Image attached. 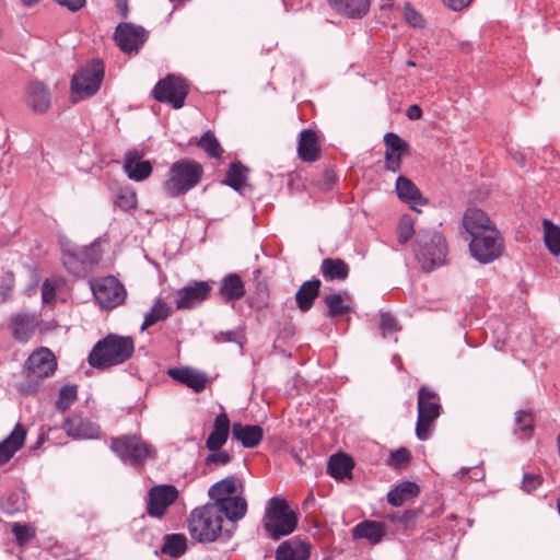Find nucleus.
<instances>
[{"mask_svg": "<svg viewBox=\"0 0 560 560\" xmlns=\"http://www.w3.org/2000/svg\"><path fill=\"white\" fill-rule=\"evenodd\" d=\"M104 79V63L94 60L80 69L71 80L73 102L94 95L101 88Z\"/></svg>", "mask_w": 560, "mask_h": 560, "instance_id": "9", "label": "nucleus"}, {"mask_svg": "<svg viewBox=\"0 0 560 560\" xmlns=\"http://www.w3.org/2000/svg\"><path fill=\"white\" fill-rule=\"evenodd\" d=\"M220 294L228 302L242 299L245 294V287L241 277L236 273L228 275L222 280Z\"/></svg>", "mask_w": 560, "mask_h": 560, "instance_id": "38", "label": "nucleus"}, {"mask_svg": "<svg viewBox=\"0 0 560 560\" xmlns=\"http://www.w3.org/2000/svg\"><path fill=\"white\" fill-rule=\"evenodd\" d=\"M412 249L415 258L424 272H431L448 261L446 238L435 229H419L416 233Z\"/></svg>", "mask_w": 560, "mask_h": 560, "instance_id": "1", "label": "nucleus"}, {"mask_svg": "<svg viewBox=\"0 0 560 560\" xmlns=\"http://www.w3.org/2000/svg\"><path fill=\"white\" fill-rule=\"evenodd\" d=\"M416 233L417 232L415 231V223H413L412 218L408 214H404L399 219L398 226H397L398 242L401 245H405V244H407V242H409L411 240V237L413 235L416 236Z\"/></svg>", "mask_w": 560, "mask_h": 560, "instance_id": "47", "label": "nucleus"}, {"mask_svg": "<svg viewBox=\"0 0 560 560\" xmlns=\"http://www.w3.org/2000/svg\"><path fill=\"white\" fill-rule=\"evenodd\" d=\"M211 287L207 281H195L176 291L177 300L175 302L178 310H189L207 300Z\"/></svg>", "mask_w": 560, "mask_h": 560, "instance_id": "18", "label": "nucleus"}, {"mask_svg": "<svg viewBox=\"0 0 560 560\" xmlns=\"http://www.w3.org/2000/svg\"><path fill=\"white\" fill-rule=\"evenodd\" d=\"M542 483V477L539 474L525 472L522 480V489L532 493Z\"/></svg>", "mask_w": 560, "mask_h": 560, "instance_id": "53", "label": "nucleus"}, {"mask_svg": "<svg viewBox=\"0 0 560 560\" xmlns=\"http://www.w3.org/2000/svg\"><path fill=\"white\" fill-rule=\"evenodd\" d=\"M383 140L385 144L384 170L397 173L401 170L402 156L409 154L410 145L395 132L385 133Z\"/></svg>", "mask_w": 560, "mask_h": 560, "instance_id": "14", "label": "nucleus"}, {"mask_svg": "<svg viewBox=\"0 0 560 560\" xmlns=\"http://www.w3.org/2000/svg\"><path fill=\"white\" fill-rule=\"evenodd\" d=\"M188 92L189 88L184 79L168 74L155 84L152 93L156 101L179 109L184 106Z\"/></svg>", "mask_w": 560, "mask_h": 560, "instance_id": "11", "label": "nucleus"}, {"mask_svg": "<svg viewBox=\"0 0 560 560\" xmlns=\"http://www.w3.org/2000/svg\"><path fill=\"white\" fill-rule=\"evenodd\" d=\"M142 156L143 152L136 149L125 154L124 171L135 182L147 179L153 170L151 162L143 161Z\"/></svg>", "mask_w": 560, "mask_h": 560, "instance_id": "19", "label": "nucleus"}, {"mask_svg": "<svg viewBox=\"0 0 560 560\" xmlns=\"http://www.w3.org/2000/svg\"><path fill=\"white\" fill-rule=\"evenodd\" d=\"M77 396H78L77 386H74V385L62 386L59 392L58 399L56 401V408L61 411L67 410L75 401Z\"/></svg>", "mask_w": 560, "mask_h": 560, "instance_id": "48", "label": "nucleus"}, {"mask_svg": "<svg viewBox=\"0 0 560 560\" xmlns=\"http://www.w3.org/2000/svg\"><path fill=\"white\" fill-rule=\"evenodd\" d=\"M39 320L35 314L20 312L9 318L8 327L13 339L26 343L35 334Z\"/></svg>", "mask_w": 560, "mask_h": 560, "instance_id": "16", "label": "nucleus"}, {"mask_svg": "<svg viewBox=\"0 0 560 560\" xmlns=\"http://www.w3.org/2000/svg\"><path fill=\"white\" fill-rule=\"evenodd\" d=\"M211 453L205 458V464L224 466L229 464L232 459L231 455L226 451H210Z\"/></svg>", "mask_w": 560, "mask_h": 560, "instance_id": "54", "label": "nucleus"}, {"mask_svg": "<svg viewBox=\"0 0 560 560\" xmlns=\"http://www.w3.org/2000/svg\"><path fill=\"white\" fill-rule=\"evenodd\" d=\"M178 498V490L172 485L154 486L149 490L147 513L152 517L161 518L166 510Z\"/></svg>", "mask_w": 560, "mask_h": 560, "instance_id": "13", "label": "nucleus"}, {"mask_svg": "<svg viewBox=\"0 0 560 560\" xmlns=\"http://www.w3.org/2000/svg\"><path fill=\"white\" fill-rule=\"evenodd\" d=\"M26 439V429L16 423L13 431L0 443V465L7 464L23 446Z\"/></svg>", "mask_w": 560, "mask_h": 560, "instance_id": "23", "label": "nucleus"}, {"mask_svg": "<svg viewBox=\"0 0 560 560\" xmlns=\"http://www.w3.org/2000/svg\"><path fill=\"white\" fill-rule=\"evenodd\" d=\"M113 39L122 52L138 54L148 39V32L140 25L121 22L116 26Z\"/></svg>", "mask_w": 560, "mask_h": 560, "instance_id": "12", "label": "nucleus"}, {"mask_svg": "<svg viewBox=\"0 0 560 560\" xmlns=\"http://www.w3.org/2000/svg\"><path fill=\"white\" fill-rule=\"evenodd\" d=\"M264 529L269 537L280 538V498L272 497L264 517Z\"/></svg>", "mask_w": 560, "mask_h": 560, "instance_id": "36", "label": "nucleus"}, {"mask_svg": "<svg viewBox=\"0 0 560 560\" xmlns=\"http://www.w3.org/2000/svg\"><path fill=\"white\" fill-rule=\"evenodd\" d=\"M420 487L412 481H404L387 493V502L393 506H400L405 501L418 497Z\"/></svg>", "mask_w": 560, "mask_h": 560, "instance_id": "37", "label": "nucleus"}, {"mask_svg": "<svg viewBox=\"0 0 560 560\" xmlns=\"http://www.w3.org/2000/svg\"><path fill=\"white\" fill-rule=\"evenodd\" d=\"M91 289L96 301L106 310L121 305L127 298L125 287L114 276L93 280L91 282Z\"/></svg>", "mask_w": 560, "mask_h": 560, "instance_id": "10", "label": "nucleus"}, {"mask_svg": "<svg viewBox=\"0 0 560 560\" xmlns=\"http://www.w3.org/2000/svg\"><path fill=\"white\" fill-rule=\"evenodd\" d=\"M380 329L382 331L383 337H387L393 335L401 329L398 322L389 312H384L381 314L380 320Z\"/></svg>", "mask_w": 560, "mask_h": 560, "instance_id": "51", "label": "nucleus"}, {"mask_svg": "<svg viewBox=\"0 0 560 560\" xmlns=\"http://www.w3.org/2000/svg\"><path fill=\"white\" fill-rule=\"evenodd\" d=\"M300 512L298 505H291L282 499V537L292 534L299 524Z\"/></svg>", "mask_w": 560, "mask_h": 560, "instance_id": "42", "label": "nucleus"}, {"mask_svg": "<svg viewBox=\"0 0 560 560\" xmlns=\"http://www.w3.org/2000/svg\"><path fill=\"white\" fill-rule=\"evenodd\" d=\"M248 171L241 162H233L229 167L224 183L236 191L242 192L247 186Z\"/></svg>", "mask_w": 560, "mask_h": 560, "instance_id": "40", "label": "nucleus"}, {"mask_svg": "<svg viewBox=\"0 0 560 560\" xmlns=\"http://www.w3.org/2000/svg\"><path fill=\"white\" fill-rule=\"evenodd\" d=\"M320 272L327 281H342L349 277L350 267L341 258H325L320 265Z\"/></svg>", "mask_w": 560, "mask_h": 560, "instance_id": "35", "label": "nucleus"}, {"mask_svg": "<svg viewBox=\"0 0 560 560\" xmlns=\"http://www.w3.org/2000/svg\"><path fill=\"white\" fill-rule=\"evenodd\" d=\"M198 147L201 148L212 159H220L223 154V149L221 148L214 133L211 131H207L201 136L198 141Z\"/></svg>", "mask_w": 560, "mask_h": 560, "instance_id": "45", "label": "nucleus"}, {"mask_svg": "<svg viewBox=\"0 0 560 560\" xmlns=\"http://www.w3.org/2000/svg\"><path fill=\"white\" fill-rule=\"evenodd\" d=\"M24 100L33 112L37 114H44L50 107L51 95L44 83L39 81H33L26 88Z\"/></svg>", "mask_w": 560, "mask_h": 560, "instance_id": "20", "label": "nucleus"}, {"mask_svg": "<svg viewBox=\"0 0 560 560\" xmlns=\"http://www.w3.org/2000/svg\"><path fill=\"white\" fill-rule=\"evenodd\" d=\"M116 8L118 11V14L126 19L129 13L128 2L127 0H116Z\"/></svg>", "mask_w": 560, "mask_h": 560, "instance_id": "64", "label": "nucleus"}, {"mask_svg": "<svg viewBox=\"0 0 560 560\" xmlns=\"http://www.w3.org/2000/svg\"><path fill=\"white\" fill-rule=\"evenodd\" d=\"M62 430L74 440H94L101 436V429L96 423L77 413H72L65 419Z\"/></svg>", "mask_w": 560, "mask_h": 560, "instance_id": "15", "label": "nucleus"}, {"mask_svg": "<svg viewBox=\"0 0 560 560\" xmlns=\"http://www.w3.org/2000/svg\"><path fill=\"white\" fill-rule=\"evenodd\" d=\"M298 153L302 161L313 163L320 158L318 137L312 129H305L300 133Z\"/></svg>", "mask_w": 560, "mask_h": 560, "instance_id": "24", "label": "nucleus"}, {"mask_svg": "<svg viewBox=\"0 0 560 560\" xmlns=\"http://www.w3.org/2000/svg\"><path fill=\"white\" fill-rule=\"evenodd\" d=\"M472 0H442L443 4L453 11H462L467 8Z\"/></svg>", "mask_w": 560, "mask_h": 560, "instance_id": "60", "label": "nucleus"}, {"mask_svg": "<svg viewBox=\"0 0 560 560\" xmlns=\"http://www.w3.org/2000/svg\"><path fill=\"white\" fill-rule=\"evenodd\" d=\"M505 245L497 228L488 229L485 233L470 237V255L480 264H490L502 256Z\"/></svg>", "mask_w": 560, "mask_h": 560, "instance_id": "8", "label": "nucleus"}, {"mask_svg": "<svg viewBox=\"0 0 560 560\" xmlns=\"http://www.w3.org/2000/svg\"><path fill=\"white\" fill-rule=\"evenodd\" d=\"M217 504L207 503L194 509L188 516V530L192 539L199 542L217 540L222 530L223 518Z\"/></svg>", "mask_w": 560, "mask_h": 560, "instance_id": "4", "label": "nucleus"}, {"mask_svg": "<svg viewBox=\"0 0 560 560\" xmlns=\"http://www.w3.org/2000/svg\"><path fill=\"white\" fill-rule=\"evenodd\" d=\"M56 287L55 284L46 279L42 284V299L45 304H49L55 301Z\"/></svg>", "mask_w": 560, "mask_h": 560, "instance_id": "57", "label": "nucleus"}, {"mask_svg": "<svg viewBox=\"0 0 560 560\" xmlns=\"http://www.w3.org/2000/svg\"><path fill=\"white\" fill-rule=\"evenodd\" d=\"M441 405L435 392L421 386L418 390V419L416 435L419 440L425 441L431 435V428L441 415Z\"/></svg>", "mask_w": 560, "mask_h": 560, "instance_id": "7", "label": "nucleus"}, {"mask_svg": "<svg viewBox=\"0 0 560 560\" xmlns=\"http://www.w3.org/2000/svg\"><path fill=\"white\" fill-rule=\"evenodd\" d=\"M202 175L203 167L200 163L189 159L178 160L170 167L163 190L172 198L185 195L199 184Z\"/></svg>", "mask_w": 560, "mask_h": 560, "instance_id": "3", "label": "nucleus"}, {"mask_svg": "<svg viewBox=\"0 0 560 560\" xmlns=\"http://www.w3.org/2000/svg\"><path fill=\"white\" fill-rule=\"evenodd\" d=\"M327 317H341L352 312V299L347 293H331L324 298Z\"/></svg>", "mask_w": 560, "mask_h": 560, "instance_id": "33", "label": "nucleus"}, {"mask_svg": "<svg viewBox=\"0 0 560 560\" xmlns=\"http://www.w3.org/2000/svg\"><path fill=\"white\" fill-rule=\"evenodd\" d=\"M58 4L61 7L67 8L71 12H77L81 10L84 5L86 0H55Z\"/></svg>", "mask_w": 560, "mask_h": 560, "instance_id": "59", "label": "nucleus"}, {"mask_svg": "<svg viewBox=\"0 0 560 560\" xmlns=\"http://www.w3.org/2000/svg\"><path fill=\"white\" fill-rule=\"evenodd\" d=\"M14 288V275L11 271L5 272L0 284V301L5 302L11 298Z\"/></svg>", "mask_w": 560, "mask_h": 560, "instance_id": "55", "label": "nucleus"}, {"mask_svg": "<svg viewBox=\"0 0 560 560\" xmlns=\"http://www.w3.org/2000/svg\"><path fill=\"white\" fill-rule=\"evenodd\" d=\"M233 439L240 441L244 447H255L262 439V430L259 425L235 422L232 425Z\"/></svg>", "mask_w": 560, "mask_h": 560, "instance_id": "32", "label": "nucleus"}, {"mask_svg": "<svg viewBox=\"0 0 560 560\" xmlns=\"http://www.w3.org/2000/svg\"><path fill=\"white\" fill-rule=\"evenodd\" d=\"M463 226L470 237L485 233L488 229L495 228L488 214L478 208H468L465 211Z\"/></svg>", "mask_w": 560, "mask_h": 560, "instance_id": "22", "label": "nucleus"}, {"mask_svg": "<svg viewBox=\"0 0 560 560\" xmlns=\"http://www.w3.org/2000/svg\"><path fill=\"white\" fill-rule=\"evenodd\" d=\"M544 231H545V244L548 250L552 255L560 254V226L555 225L552 222L545 220L544 221Z\"/></svg>", "mask_w": 560, "mask_h": 560, "instance_id": "44", "label": "nucleus"}, {"mask_svg": "<svg viewBox=\"0 0 560 560\" xmlns=\"http://www.w3.org/2000/svg\"><path fill=\"white\" fill-rule=\"evenodd\" d=\"M101 259L102 250L98 243L67 247L62 250V264L75 277H85Z\"/></svg>", "mask_w": 560, "mask_h": 560, "instance_id": "5", "label": "nucleus"}, {"mask_svg": "<svg viewBox=\"0 0 560 560\" xmlns=\"http://www.w3.org/2000/svg\"><path fill=\"white\" fill-rule=\"evenodd\" d=\"M405 19L408 24L415 27H423L424 20L422 15L415 10V8L410 3H406L405 5Z\"/></svg>", "mask_w": 560, "mask_h": 560, "instance_id": "56", "label": "nucleus"}, {"mask_svg": "<svg viewBox=\"0 0 560 560\" xmlns=\"http://www.w3.org/2000/svg\"><path fill=\"white\" fill-rule=\"evenodd\" d=\"M396 194L401 201L410 205V208L413 210H417L416 206L428 203V200L422 196L415 183L402 175L396 180Z\"/></svg>", "mask_w": 560, "mask_h": 560, "instance_id": "25", "label": "nucleus"}, {"mask_svg": "<svg viewBox=\"0 0 560 560\" xmlns=\"http://www.w3.org/2000/svg\"><path fill=\"white\" fill-rule=\"evenodd\" d=\"M406 115L410 120H418L422 117V108L418 104H412L407 108Z\"/></svg>", "mask_w": 560, "mask_h": 560, "instance_id": "62", "label": "nucleus"}, {"mask_svg": "<svg viewBox=\"0 0 560 560\" xmlns=\"http://www.w3.org/2000/svg\"><path fill=\"white\" fill-rule=\"evenodd\" d=\"M322 282L319 279L305 281L295 294L299 308L307 312L312 308L315 299L319 295Z\"/></svg>", "mask_w": 560, "mask_h": 560, "instance_id": "34", "label": "nucleus"}, {"mask_svg": "<svg viewBox=\"0 0 560 560\" xmlns=\"http://www.w3.org/2000/svg\"><path fill=\"white\" fill-rule=\"evenodd\" d=\"M411 462V453L406 447H400L390 452L388 457V465L396 469L405 468Z\"/></svg>", "mask_w": 560, "mask_h": 560, "instance_id": "49", "label": "nucleus"}, {"mask_svg": "<svg viewBox=\"0 0 560 560\" xmlns=\"http://www.w3.org/2000/svg\"><path fill=\"white\" fill-rule=\"evenodd\" d=\"M354 539H366L371 544H378L386 534V527L383 523L365 520L352 528Z\"/></svg>", "mask_w": 560, "mask_h": 560, "instance_id": "30", "label": "nucleus"}, {"mask_svg": "<svg viewBox=\"0 0 560 560\" xmlns=\"http://www.w3.org/2000/svg\"><path fill=\"white\" fill-rule=\"evenodd\" d=\"M221 510L220 516L223 518L225 515L231 521L241 520L247 510L246 500L243 497L234 495L231 499L225 500L221 503H215Z\"/></svg>", "mask_w": 560, "mask_h": 560, "instance_id": "39", "label": "nucleus"}, {"mask_svg": "<svg viewBox=\"0 0 560 560\" xmlns=\"http://www.w3.org/2000/svg\"><path fill=\"white\" fill-rule=\"evenodd\" d=\"M242 481L236 476H228L221 481L212 485L208 491L212 503H221L233 498L238 489H242Z\"/></svg>", "mask_w": 560, "mask_h": 560, "instance_id": "28", "label": "nucleus"}, {"mask_svg": "<svg viewBox=\"0 0 560 560\" xmlns=\"http://www.w3.org/2000/svg\"><path fill=\"white\" fill-rule=\"evenodd\" d=\"M135 351L131 337L109 334L97 341L91 350L88 362L97 370H105L126 362Z\"/></svg>", "mask_w": 560, "mask_h": 560, "instance_id": "2", "label": "nucleus"}, {"mask_svg": "<svg viewBox=\"0 0 560 560\" xmlns=\"http://www.w3.org/2000/svg\"><path fill=\"white\" fill-rule=\"evenodd\" d=\"M339 14L349 19H362L370 9V0H327Z\"/></svg>", "mask_w": 560, "mask_h": 560, "instance_id": "29", "label": "nucleus"}, {"mask_svg": "<svg viewBox=\"0 0 560 560\" xmlns=\"http://www.w3.org/2000/svg\"><path fill=\"white\" fill-rule=\"evenodd\" d=\"M518 429L523 432L524 438H530L534 432V417L529 411L521 410L516 412L515 418Z\"/></svg>", "mask_w": 560, "mask_h": 560, "instance_id": "50", "label": "nucleus"}, {"mask_svg": "<svg viewBox=\"0 0 560 560\" xmlns=\"http://www.w3.org/2000/svg\"><path fill=\"white\" fill-rule=\"evenodd\" d=\"M26 365L30 378H44L55 372L57 362L54 353L48 348H39L28 357Z\"/></svg>", "mask_w": 560, "mask_h": 560, "instance_id": "17", "label": "nucleus"}, {"mask_svg": "<svg viewBox=\"0 0 560 560\" xmlns=\"http://www.w3.org/2000/svg\"><path fill=\"white\" fill-rule=\"evenodd\" d=\"M12 533L20 546L26 545L34 536L35 530L28 524L15 523L12 527Z\"/></svg>", "mask_w": 560, "mask_h": 560, "instance_id": "52", "label": "nucleus"}, {"mask_svg": "<svg viewBox=\"0 0 560 560\" xmlns=\"http://www.w3.org/2000/svg\"><path fill=\"white\" fill-rule=\"evenodd\" d=\"M230 419L225 412L219 413L209 434L206 446L209 451H219L226 443L230 433Z\"/></svg>", "mask_w": 560, "mask_h": 560, "instance_id": "26", "label": "nucleus"}, {"mask_svg": "<svg viewBox=\"0 0 560 560\" xmlns=\"http://www.w3.org/2000/svg\"><path fill=\"white\" fill-rule=\"evenodd\" d=\"M115 205L122 211L137 209L138 198L136 191L130 188H120L116 195Z\"/></svg>", "mask_w": 560, "mask_h": 560, "instance_id": "46", "label": "nucleus"}, {"mask_svg": "<svg viewBox=\"0 0 560 560\" xmlns=\"http://www.w3.org/2000/svg\"><path fill=\"white\" fill-rule=\"evenodd\" d=\"M187 549V538L184 534H167L164 536V542L161 551L173 558H178L185 553Z\"/></svg>", "mask_w": 560, "mask_h": 560, "instance_id": "41", "label": "nucleus"}, {"mask_svg": "<svg viewBox=\"0 0 560 560\" xmlns=\"http://www.w3.org/2000/svg\"><path fill=\"white\" fill-rule=\"evenodd\" d=\"M110 450L125 463L133 467H142L153 453V448L141 436L120 435L112 439Z\"/></svg>", "mask_w": 560, "mask_h": 560, "instance_id": "6", "label": "nucleus"}, {"mask_svg": "<svg viewBox=\"0 0 560 560\" xmlns=\"http://www.w3.org/2000/svg\"><path fill=\"white\" fill-rule=\"evenodd\" d=\"M324 180H325L326 189H330L335 185V183L337 180V175L332 168L325 170Z\"/></svg>", "mask_w": 560, "mask_h": 560, "instance_id": "63", "label": "nucleus"}, {"mask_svg": "<svg viewBox=\"0 0 560 560\" xmlns=\"http://www.w3.org/2000/svg\"><path fill=\"white\" fill-rule=\"evenodd\" d=\"M312 545L305 538L294 537L282 541V560H308Z\"/></svg>", "mask_w": 560, "mask_h": 560, "instance_id": "31", "label": "nucleus"}, {"mask_svg": "<svg viewBox=\"0 0 560 560\" xmlns=\"http://www.w3.org/2000/svg\"><path fill=\"white\" fill-rule=\"evenodd\" d=\"M215 340L218 342H238L241 343V341L238 340V335L234 331H221L219 332L218 335H215Z\"/></svg>", "mask_w": 560, "mask_h": 560, "instance_id": "61", "label": "nucleus"}, {"mask_svg": "<svg viewBox=\"0 0 560 560\" xmlns=\"http://www.w3.org/2000/svg\"><path fill=\"white\" fill-rule=\"evenodd\" d=\"M420 514L419 510H407L404 512V514L400 516L399 521L406 528L415 527L416 521Z\"/></svg>", "mask_w": 560, "mask_h": 560, "instance_id": "58", "label": "nucleus"}, {"mask_svg": "<svg viewBox=\"0 0 560 560\" xmlns=\"http://www.w3.org/2000/svg\"><path fill=\"white\" fill-rule=\"evenodd\" d=\"M167 374L176 382L186 385L196 393L202 392L209 382L206 373L189 366L170 369Z\"/></svg>", "mask_w": 560, "mask_h": 560, "instance_id": "21", "label": "nucleus"}, {"mask_svg": "<svg viewBox=\"0 0 560 560\" xmlns=\"http://www.w3.org/2000/svg\"><path fill=\"white\" fill-rule=\"evenodd\" d=\"M171 313L170 305L163 300L159 299L151 307V310L144 315V320L141 325V330L148 329L158 322L165 320Z\"/></svg>", "mask_w": 560, "mask_h": 560, "instance_id": "43", "label": "nucleus"}, {"mask_svg": "<svg viewBox=\"0 0 560 560\" xmlns=\"http://www.w3.org/2000/svg\"><path fill=\"white\" fill-rule=\"evenodd\" d=\"M354 468L353 458L346 453H337L329 457L327 464V472L330 477L338 481L352 478Z\"/></svg>", "mask_w": 560, "mask_h": 560, "instance_id": "27", "label": "nucleus"}]
</instances>
